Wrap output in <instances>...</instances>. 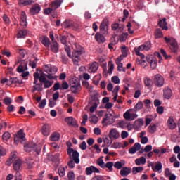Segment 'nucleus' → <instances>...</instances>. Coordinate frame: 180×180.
I'll return each instance as SVG.
<instances>
[{"label": "nucleus", "instance_id": "obj_11", "mask_svg": "<svg viewBox=\"0 0 180 180\" xmlns=\"http://www.w3.org/2000/svg\"><path fill=\"white\" fill-rule=\"evenodd\" d=\"M39 82H41V84H44V88H45L46 89L50 88L51 86H53V84H54V82L48 80L44 75H41L40 76Z\"/></svg>", "mask_w": 180, "mask_h": 180}, {"label": "nucleus", "instance_id": "obj_22", "mask_svg": "<svg viewBox=\"0 0 180 180\" xmlns=\"http://www.w3.org/2000/svg\"><path fill=\"white\" fill-rule=\"evenodd\" d=\"M140 148H141V145L139 143H136L134 146L129 150V154H136L137 151H139Z\"/></svg>", "mask_w": 180, "mask_h": 180}, {"label": "nucleus", "instance_id": "obj_34", "mask_svg": "<svg viewBox=\"0 0 180 180\" xmlns=\"http://www.w3.org/2000/svg\"><path fill=\"white\" fill-rule=\"evenodd\" d=\"M172 96V90L169 88H165L164 89V97L166 99H169Z\"/></svg>", "mask_w": 180, "mask_h": 180}, {"label": "nucleus", "instance_id": "obj_8", "mask_svg": "<svg viewBox=\"0 0 180 180\" xmlns=\"http://www.w3.org/2000/svg\"><path fill=\"white\" fill-rule=\"evenodd\" d=\"M115 120L116 119L115 117V115L112 113L106 114L105 117H104L102 120V123L104 124V126H108V124H113Z\"/></svg>", "mask_w": 180, "mask_h": 180}, {"label": "nucleus", "instance_id": "obj_53", "mask_svg": "<svg viewBox=\"0 0 180 180\" xmlns=\"http://www.w3.org/2000/svg\"><path fill=\"white\" fill-rule=\"evenodd\" d=\"M114 68H115V64H113V61L110 60L108 62V72H110V74H112L113 72Z\"/></svg>", "mask_w": 180, "mask_h": 180}, {"label": "nucleus", "instance_id": "obj_1", "mask_svg": "<svg viewBox=\"0 0 180 180\" xmlns=\"http://www.w3.org/2000/svg\"><path fill=\"white\" fill-rule=\"evenodd\" d=\"M67 153L70 159L68 163L69 168H75V164H79V153L72 148H68Z\"/></svg>", "mask_w": 180, "mask_h": 180}, {"label": "nucleus", "instance_id": "obj_41", "mask_svg": "<svg viewBox=\"0 0 180 180\" xmlns=\"http://www.w3.org/2000/svg\"><path fill=\"white\" fill-rule=\"evenodd\" d=\"M56 37L57 40H60L62 44H67V37L61 34L58 37V35L56 34Z\"/></svg>", "mask_w": 180, "mask_h": 180}, {"label": "nucleus", "instance_id": "obj_42", "mask_svg": "<svg viewBox=\"0 0 180 180\" xmlns=\"http://www.w3.org/2000/svg\"><path fill=\"white\" fill-rule=\"evenodd\" d=\"M144 122L143 121V119H138L134 122V127L136 129H140L143 124Z\"/></svg>", "mask_w": 180, "mask_h": 180}, {"label": "nucleus", "instance_id": "obj_16", "mask_svg": "<svg viewBox=\"0 0 180 180\" xmlns=\"http://www.w3.org/2000/svg\"><path fill=\"white\" fill-rule=\"evenodd\" d=\"M139 51L140 50L141 51H148L151 49V41H148L145 43H143L142 45L139 46L138 48H136Z\"/></svg>", "mask_w": 180, "mask_h": 180}, {"label": "nucleus", "instance_id": "obj_12", "mask_svg": "<svg viewBox=\"0 0 180 180\" xmlns=\"http://www.w3.org/2000/svg\"><path fill=\"white\" fill-rule=\"evenodd\" d=\"M25 162L22 159H16L13 163V168L14 171H20L23 167Z\"/></svg>", "mask_w": 180, "mask_h": 180}, {"label": "nucleus", "instance_id": "obj_64", "mask_svg": "<svg viewBox=\"0 0 180 180\" xmlns=\"http://www.w3.org/2000/svg\"><path fill=\"white\" fill-rule=\"evenodd\" d=\"M68 180H75V174L72 172H70L68 174Z\"/></svg>", "mask_w": 180, "mask_h": 180}, {"label": "nucleus", "instance_id": "obj_21", "mask_svg": "<svg viewBox=\"0 0 180 180\" xmlns=\"http://www.w3.org/2000/svg\"><path fill=\"white\" fill-rule=\"evenodd\" d=\"M40 5L36 4L30 8V13H31L32 15H37V13L40 12Z\"/></svg>", "mask_w": 180, "mask_h": 180}, {"label": "nucleus", "instance_id": "obj_9", "mask_svg": "<svg viewBox=\"0 0 180 180\" xmlns=\"http://www.w3.org/2000/svg\"><path fill=\"white\" fill-rule=\"evenodd\" d=\"M70 89L73 94H77L81 89V84H79V81L77 79H72L70 81Z\"/></svg>", "mask_w": 180, "mask_h": 180}, {"label": "nucleus", "instance_id": "obj_14", "mask_svg": "<svg viewBox=\"0 0 180 180\" xmlns=\"http://www.w3.org/2000/svg\"><path fill=\"white\" fill-rule=\"evenodd\" d=\"M82 53L77 52V51H73L72 52V60L75 65H78V63L81 61V56H82Z\"/></svg>", "mask_w": 180, "mask_h": 180}, {"label": "nucleus", "instance_id": "obj_49", "mask_svg": "<svg viewBox=\"0 0 180 180\" xmlns=\"http://www.w3.org/2000/svg\"><path fill=\"white\" fill-rule=\"evenodd\" d=\"M58 172L61 178H63V176H65V167H60L58 169Z\"/></svg>", "mask_w": 180, "mask_h": 180}, {"label": "nucleus", "instance_id": "obj_27", "mask_svg": "<svg viewBox=\"0 0 180 180\" xmlns=\"http://www.w3.org/2000/svg\"><path fill=\"white\" fill-rule=\"evenodd\" d=\"M158 25L162 29V30H168V26H167V25H168L167 22V18H164L163 19L160 20L158 22Z\"/></svg>", "mask_w": 180, "mask_h": 180}, {"label": "nucleus", "instance_id": "obj_39", "mask_svg": "<svg viewBox=\"0 0 180 180\" xmlns=\"http://www.w3.org/2000/svg\"><path fill=\"white\" fill-rule=\"evenodd\" d=\"M152 169L154 172H156V171H161V169H162V163H161V162H157L155 167H152Z\"/></svg>", "mask_w": 180, "mask_h": 180}, {"label": "nucleus", "instance_id": "obj_30", "mask_svg": "<svg viewBox=\"0 0 180 180\" xmlns=\"http://www.w3.org/2000/svg\"><path fill=\"white\" fill-rule=\"evenodd\" d=\"M13 84L15 85H20L22 82L19 81L18 77H11L8 81V85H12Z\"/></svg>", "mask_w": 180, "mask_h": 180}, {"label": "nucleus", "instance_id": "obj_37", "mask_svg": "<svg viewBox=\"0 0 180 180\" xmlns=\"http://www.w3.org/2000/svg\"><path fill=\"white\" fill-rule=\"evenodd\" d=\"M51 141H58L60 140V133L53 132L50 136Z\"/></svg>", "mask_w": 180, "mask_h": 180}, {"label": "nucleus", "instance_id": "obj_28", "mask_svg": "<svg viewBox=\"0 0 180 180\" xmlns=\"http://www.w3.org/2000/svg\"><path fill=\"white\" fill-rule=\"evenodd\" d=\"M32 4H34V0H18V5L20 6H29Z\"/></svg>", "mask_w": 180, "mask_h": 180}, {"label": "nucleus", "instance_id": "obj_19", "mask_svg": "<svg viewBox=\"0 0 180 180\" xmlns=\"http://www.w3.org/2000/svg\"><path fill=\"white\" fill-rule=\"evenodd\" d=\"M27 17L26 16V13L25 11H22L20 14V25L23 26V27H26L27 26Z\"/></svg>", "mask_w": 180, "mask_h": 180}, {"label": "nucleus", "instance_id": "obj_59", "mask_svg": "<svg viewBox=\"0 0 180 180\" xmlns=\"http://www.w3.org/2000/svg\"><path fill=\"white\" fill-rule=\"evenodd\" d=\"M2 139L4 141H8L11 139V133L5 132L2 136Z\"/></svg>", "mask_w": 180, "mask_h": 180}, {"label": "nucleus", "instance_id": "obj_56", "mask_svg": "<svg viewBox=\"0 0 180 180\" xmlns=\"http://www.w3.org/2000/svg\"><path fill=\"white\" fill-rule=\"evenodd\" d=\"M144 84L146 86L150 87L151 86V84H153V80L150 79V77H145L144 78Z\"/></svg>", "mask_w": 180, "mask_h": 180}, {"label": "nucleus", "instance_id": "obj_33", "mask_svg": "<svg viewBox=\"0 0 180 180\" xmlns=\"http://www.w3.org/2000/svg\"><path fill=\"white\" fill-rule=\"evenodd\" d=\"M27 36V30H20L17 34L18 39H25Z\"/></svg>", "mask_w": 180, "mask_h": 180}, {"label": "nucleus", "instance_id": "obj_13", "mask_svg": "<svg viewBox=\"0 0 180 180\" xmlns=\"http://www.w3.org/2000/svg\"><path fill=\"white\" fill-rule=\"evenodd\" d=\"M44 72L46 74H56L57 72L58 69L56 66H51L50 65H45L43 68Z\"/></svg>", "mask_w": 180, "mask_h": 180}, {"label": "nucleus", "instance_id": "obj_20", "mask_svg": "<svg viewBox=\"0 0 180 180\" xmlns=\"http://www.w3.org/2000/svg\"><path fill=\"white\" fill-rule=\"evenodd\" d=\"M94 172H96V174H98L99 169H98L95 166H90V167L86 168V175H92V174H94Z\"/></svg>", "mask_w": 180, "mask_h": 180}, {"label": "nucleus", "instance_id": "obj_46", "mask_svg": "<svg viewBox=\"0 0 180 180\" xmlns=\"http://www.w3.org/2000/svg\"><path fill=\"white\" fill-rule=\"evenodd\" d=\"M164 37V34H162V31L160 29H157L155 32V39H161V37Z\"/></svg>", "mask_w": 180, "mask_h": 180}, {"label": "nucleus", "instance_id": "obj_54", "mask_svg": "<svg viewBox=\"0 0 180 180\" xmlns=\"http://www.w3.org/2000/svg\"><path fill=\"white\" fill-rule=\"evenodd\" d=\"M10 160L13 162H15V161H16V160H20V158L18 157V153H16L15 152L12 153L10 157Z\"/></svg>", "mask_w": 180, "mask_h": 180}, {"label": "nucleus", "instance_id": "obj_63", "mask_svg": "<svg viewBox=\"0 0 180 180\" xmlns=\"http://www.w3.org/2000/svg\"><path fill=\"white\" fill-rule=\"evenodd\" d=\"M26 162H27V164L29 168H33V165H34V162H32V159H30V158H27Z\"/></svg>", "mask_w": 180, "mask_h": 180}, {"label": "nucleus", "instance_id": "obj_6", "mask_svg": "<svg viewBox=\"0 0 180 180\" xmlns=\"http://www.w3.org/2000/svg\"><path fill=\"white\" fill-rule=\"evenodd\" d=\"M26 140L25 134L23 132V129H20L18 131L16 136H14V143L15 144H19V143H22L23 141Z\"/></svg>", "mask_w": 180, "mask_h": 180}, {"label": "nucleus", "instance_id": "obj_55", "mask_svg": "<svg viewBox=\"0 0 180 180\" xmlns=\"http://www.w3.org/2000/svg\"><path fill=\"white\" fill-rule=\"evenodd\" d=\"M117 65V70L118 71H122L123 72H126V68L123 67V63L115 62Z\"/></svg>", "mask_w": 180, "mask_h": 180}, {"label": "nucleus", "instance_id": "obj_18", "mask_svg": "<svg viewBox=\"0 0 180 180\" xmlns=\"http://www.w3.org/2000/svg\"><path fill=\"white\" fill-rule=\"evenodd\" d=\"M50 49L52 53L57 54V53H58V50H60V45L57 41H54L53 42H51Z\"/></svg>", "mask_w": 180, "mask_h": 180}, {"label": "nucleus", "instance_id": "obj_2", "mask_svg": "<svg viewBox=\"0 0 180 180\" xmlns=\"http://www.w3.org/2000/svg\"><path fill=\"white\" fill-rule=\"evenodd\" d=\"M27 61L22 60L20 65L17 68L18 72L22 73V78H26L29 75V71H27Z\"/></svg>", "mask_w": 180, "mask_h": 180}, {"label": "nucleus", "instance_id": "obj_52", "mask_svg": "<svg viewBox=\"0 0 180 180\" xmlns=\"http://www.w3.org/2000/svg\"><path fill=\"white\" fill-rule=\"evenodd\" d=\"M129 37V34L127 32L126 33H122L120 37H119V40L121 42H123V41H126V40L127 39V37Z\"/></svg>", "mask_w": 180, "mask_h": 180}, {"label": "nucleus", "instance_id": "obj_45", "mask_svg": "<svg viewBox=\"0 0 180 180\" xmlns=\"http://www.w3.org/2000/svg\"><path fill=\"white\" fill-rule=\"evenodd\" d=\"M144 170L143 167H135L132 168V174L136 175V174H139V172H141Z\"/></svg>", "mask_w": 180, "mask_h": 180}, {"label": "nucleus", "instance_id": "obj_26", "mask_svg": "<svg viewBox=\"0 0 180 180\" xmlns=\"http://www.w3.org/2000/svg\"><path fill=\"white\" fill-rule=\"evenodd\" d=\"M110 139H119L120 137V134L115 129H112L109 133Z\"/></svg>", "mask_w": 180, "mask_h": 180}, {"label": "nucleus", "instance_id": "obj_57", "mask_svg": "<svg viewBox=\"0 0 180 180\" xmlns=\"http://www.w3.org/2000/svg\"><path fill=\"white\" fill-rule=\"evenodd\" d=\"M82 85L83 86H84V88H86L87 89H89L90 92H92V89H94V86H89V83L88 82H83Z\"/></svg>", "mask_w": 180, "mask_h": 180}, {"label": "nucleus", "instance_id": "obj_50", "mask_svg": "<svg viewBox=\"0 0 180 180\" xmlns=\"http://www.w3.org/2000/svg\"><path fill=\"white\" fill-rule=\"evenodd\" d=\"M113 165H114V163L113 162H107L105 166H104V168H108V169L112 172L113 171Z\"/></svg>", "mask_w": 180, "mask_h": 180}, {"label": "nucleus", "instance_id": "obj_61", "mask_svg": "<svg viewBox=\"0 0 180 180\" xmlns=\"http://www.w3.org/2000/svg\"><path fill=\"white\" fill-rule=\"evenodd\" d=\"M92 103L93 105H96L98 106V105H99V98H98V96H94L92 97Z\"/></svg>", "mask_w": 180, "mask_h": 180}, {"label": "nucleus", "instance_id": "obj_32", "mask_svg": "<svg viewBox=\"0 0 180 180\" xmlns=\"http://www.w3.org/2000/svg\"><path fill=\"white\" fill-rule=\"evenodd\" d=\"M41 43L45 46V47H47V49H50V44H51V42L50 41V39L49 37L44 36L41 37Z\"/></svg>", "mask_w": 180, "mask_h": 180}, {"label": "nucleus", "instance_id": "obj_51", "mask_svg": "<svg viewBox=\"0 0 180 180\" xmlns=\"http://www.w3.org/2000/svg\"><path fill=\"white\" fill-rule=\"evenodd\" d=\"M89 120L91 123H94V124H96V123H98V119L96 115H91L89 117Z\"/></svg>", "mask_w": 180, "mask_h": 180}, {"label": "nucleus", "instance_id": "obj_58", "mask_svg": "<svg viewBox=\"0 0 180 180\" xmlns=\"http://www.w3.org/2000/svg\"><path fill=\"white\" fill-rule=\"evenodd\" d=\"M161 54L165 57V60H169L171 59V55H167V52L164 49L160 50Z\"/></svg>", "mask_w": 180, "mask_h": 180}, {"label": "nucleus", "instance_id": "obj_60", "mask_svg": "<svg viewBox=\"0 0 180 180\" xmlns=\"http://www.w3.org/2000/svg\"><path fill=\"white\" fill-rule=\"evenodd\" d=\"M148 130H149V133H155V131H157V126L155 124L154 125H150L148 127Z\"/></svg>", "mask_w": 180, "mask_h": 180}, {"label": "nucleus", "instance_id": "obj_31", "mask_svg": "<svg viewBox=\"0 0 180 180\" xmlns=\"http://www.w3.org/2000/svg\"><path fill=\"white\" fill-rule=\"evenodd\" d=\"M42 134L44 136H49L50 134V124H45L42 127Z\"/></svg>", "mask_w": 180, "mask_h": 180}, {"label": "nucleus", "instance_id": "obj_29", "mask_svg": "<svg viewBox=\"0 0 180 180\" xmlns=\"http://www.w3.org/2000/svg\"><path fill=\"white\" fill-rule=\"evenodd\" d=\"M167 126L170 130H174L176 127V123L174 121V118L170 117L167 120Z\"/></svg>", "mask_w": 180, "mask_h": 180}, {"label": "nucleus", "instance_id": "obj_10", "mask_svg": "<svg viewBox=\"0 0 180 180\" xmlns=\"http://www.w3.org/2000/svg\"><path fill=\"white\" fill-rule=\"evenodd\" d=\"M146 61L148 63V64H150L152 70H155V68H157L158 60L157 58H155L154 56L148 55L146 56Z\"/></svg>", "mask_w": 180, "mask_h": 180}, {"label": "nucleus", "instance_id": "obj_3", "mask_svg": "<svg viewBox=\"0 0 180 180\" xmlns=\"http://www.w3.org/2000/svg\"><path fill=\"white\" fill-rule=\"evenodd\" d=\"M123 117L125 119V120H127L128 122H133V120H135V119H137L139 117V115L134 112V109L131 108L127 110L123 114Z\"/></svg>", "mask_w": 180, "mask_h": 180}, {"label": "nucleus", "instance_id": "obj_17", "mask_svg": "<svg viewBox=\"0 0 180 180\" xmlns=\"http://www.w3.org/2000/svg\"><path fill=\"white\" fill-rule=\"evenodd\" d=\"M63 2H64V0H54L49 4V6L52 8L53 10L57 11V9L61 6Z\"/></svg>", "mask_w": 180, "mask_h": 180}, {"label": "nucleus", "instance_id": "obj_47", "mask_svg": "<svg viewBox=\"0 0 180 180\" xmlns=\"http://www.w3.org/2000/svg\"><path fill=\"white\" fill-rule=\"evenodd\" d=\"M144 105L143 104V102L139 101L137 103V104L135 105L134 111V112H139L141 109H143V107Z\"/></svg>", "mask_w": 180, "mask_h": 180}, {"label": "nucleus", "instance_id": "obj_43", "mask_svg": "<svg viewBox=\"0 0 180 180\" xmlns=\"http://www.w3.org/2000/svg\"><path fill=\"white\" fill-rule=\"evenodd\" d=\"M112 30H117L120 33H122L123 32V27H120L119 23H115L112 25Z\"/></svg>", "mask_w": 180, "mask_h": 180}, {"label": "nucleus", "instance_id": "obj_62", "mask_svg": "<svg viewBox=\"0 0 180 180\" xmlns=\"http://www.w3.org/2000/svg\"><path fill=\"white\" fill-rule=\"evenodd\" d=\"M44 77H47L48 79H57V76L53 75V73H48V75H45Z\"/></svg>", "mask_w": 180, "mask_h": 180}, {"label": "nucleus", "instance_id": "obj_23", "mask_svg": "<svg viewBox=\"0 0 180 180\" xmlns=\"http://www.w3.org/2000/svg\"><path fill=\"white\" fill-rule=\"evenodd\" d=\"M131 173V168L127 167H123L122 169H121L120 172L121 176H127Z\"/></svg>", "mask_w": 180, "mask_h": 180}, {"label": "nucleus", "instance_id": "obj_25", "mask_svg": "<svg viewBox=\"0 0 180 180\" xmlns=\"http://www.w3.org/2000/svg\"><path fill=\"white\" fill-rule=\"evenodd\" d=\"M95 39L98 43H105L106 38L102 34L96 32L95 34Z\"/></svg>", "mask_w": 180, "mask_h": 180}, {"label": "nucleus", "instance_id": "obj_15", "mask_svg": "<svg viewBox=\"0 0 180 180\" xmlns=\"http://www.w3.org/2000/svg\"><path fill=\"white\" fill-rule=\"evenodd\" d=\"M65 122L68 124V126H72L73 127H78V122L77 120L72 117H68L65 118Z\"/></svg>", "mask_w": 180, "mask_h": 180}, {"label": "nucleus", "instance_id": "obj_4", "mask_svg": "<svg viewBox=\"0 0 180 180\" xmlns=\"http://www.w3.org/2000/svg\"><path fill=\"white\" fill-rule=\"evenodd\" d=\"M165 41H166L167 44H169V49L172 53H176V51H178V42H176V40L165 37Z\"/></svg>", "mask_w": 180, "mask_h": 180}, {"label": "nucleus", "instance_id": "obj_5", "mask_svg": "<svg viewBox=\"0 0 180 180\" xmlns=\"http://www.w3.org/2000/svg\"><path fill=\"white\" fill-rule=\"evenodd\" d=\"M62 27L64 29H73V30H77L79 29V24L74 22V21L70 20H66L61 24Z\"/></svg>", "mask_w": 180, "mask_h": 180}, {"label": "nucleus", "instance_id": "obj_35", "mask_svg": "<svg viewBox=\"0 0 180 180\" xmlns=\"http://www.w3.org/2000/svg\"><path fill=\"white\" fill-rule=\"evenodd\" d=\"M138 50L139 49H137V48L134 49V51H135L136 56H139V57H141V59L140 60V63L141 64V65H143V64H146V60H144V59H143V58H144V54L140 53V51H141V50H139V51Z\"/></svg>", "mask_w": 180, "mask_h": 180}, {"label": "nucleus", "instance_id": "obj_44", "mask_svg": "<svg viewBox=\"0 0 180 180\" xmlns=\"http://www.w3.org/2000/svg\"><path fill=\"white\" fill-rule=\"evenodd\" d=\"M126 164L124 160H121L120 162L117 161L114 164L115 168H117V169H121L122 167H123Z\"/></svg>", "mask_w": 180, "mask_h": 180}, {"label": "nucleus", "instance_id": "obj_36", "mask_svg": "<svg viewBox=\"0 0 180 180\" xmlns=\"http://www.w3.org/2000/svg\"><path fill=\"white\" fill-rule=\"evenodd\" d=\"M146 162H147V160L146 159L145 157H141L135 160V163L137 165H144Z\"/></svg>", "mask_w": 180, "mask_h": 180}, {"label": "nucleus", "instance_id": "obj_40", "mask_svg": "<svg viewBox=\"0 0 180 180\" xmlns=\"http://www.w3.org/2000/svg\"><path fill=\"white\" fill-rule=\"evenodd\" d=\"M75 49L74 50V51H77L78 53H85V49H84V47L81 46V45H79V44L77 43L75 44Z\"/></svg>", "mask_w": 180, "mask_h": 180}, {"label": "nucleus", "instance_id": "obj_7", "mask_svg": "<svg viewBox=\"0 0 180 180\" xmlns=\"http://www.w3.org/2000/svg\"><path fill=\"white\" fill-rule=\"evenodd\" d=\"M153 82L155 86H158V88H161V86H164V84L165 83V79H164V77H162V75L160 74H157L154 77Z\"/></svg>", "mask_w": 180, "mask_h": 180}, {"label": "nucleus", "instance_id": "obj_38", "mask_svg": "<svg viewBox=\"0 0 180 180\" xmlns=\"http://www.w3.org/2000/svg\"><path fill=\"white\" fill-rule=\"evenodd\" d=\"M36 145L34 143H28L27 145L25 146V151L27 153H30V151H33L34 150V147Z\"/></svg>", "mask_w": 180, "mask_h": 180}, {"label": "nucleus", "instance_id": "obj_48", "mask_svg": "<svg viewBox=\"0 0 180 180\" xmlns=\"http://www.w3.org/2000/svg\"><path fill=\"white\" fill-rule=\"evenodd\" d=\"M97 164L99 165V167H101V168H103L105 169V162H103V156L100 157L98 160H97Z\"/></svg>", "mask_w": 180, "mask_h": 180}, {"label": "nucleus", "instance_id": "obj_24", "mask_svg": "<svg viewBox=\"0 0 180 180\" xmlns=\"http://www.w3.org/2000/svg\"><path fill=\"white\" fill-rule=\"evenodd\" d=\"M99 68V65L96 62H94L89 65V72H96Z\"/></svg>", "mask_w": 180, "mask_h": 180}]
</instances>
